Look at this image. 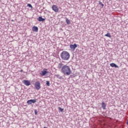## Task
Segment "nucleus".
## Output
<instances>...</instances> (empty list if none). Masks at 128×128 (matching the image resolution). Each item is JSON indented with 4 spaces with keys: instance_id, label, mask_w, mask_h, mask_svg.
Returning <instances> with one entry per match:
<instances>
[{
    "instance_id": "f257e3e1",
    "label": "nucleus",
    "mask_w": 128,
    "mask_h": 128,
    "mask_svg": "<svg viewBox=\"0 0 128 128\" xmlns=\"http://www.w3.org/2000/svg\"><path fill=\"white\" fill-rule=\"evenodd\" d=\"M58 68L61 70V72L64 76H70L72 74L70 67L68 65H64L62 63H60L58 66Z\"/></svg>"
},
{
    "instance_id": "f03ea898",
    "label": "nucleus",
    "mask_w": 128,
    "mask_h": 128,
    "mask_svg": "<svg viewBox=\"0 0 128 128\" xmlns=\"http://www.w3.org/2000/svg\"><path fill=\"white\" fill-rule=\"evenodd\" d=\"M60 56L62 60H68L70 58V55L68 52L66 51H62L60 54Z\"/></svg>"
},
{
    "instance_id": "7ed1b4c3",
    "label": "nucleus",
    "mask_w": 128,
    "mask_h": 128,
    "mask_svg": "<svg viewBox=\"0 0 128 128\" xmlns=\"http://www.w3.org/2000/svg\"><path fill=\"white\" fill-rule=\"evenodd\" d=\"M34 86L36 90H38L40 88V83L39 82H36L34 84Z\"/></svg>"
},
{
    "instance_id": "20e7f679",
    "label": "nucleus",
    "mask_w": 128,
    "mask_h": 128,
    "mask_svg": "<svg viewBox=\"0 0 128 128\" xmlns=\"http://www.w3.org/2000/svg\"><path fill=\"white\" fill-rule=\"evenodd\" d=\"M35 102H36V99H34V100H28L27 101V104H35Z\"/></svg>"
},
{
    "instance_id": "39448f33",
    "label": "nucleus",
    "mask_w": 128,
    "mask_h": 128,
    "mask_svg": "<svg viewBox=\"0 0 128 128\" xmlns=\"http://www.w3.org/2000/svg\"><path fill=\"white\" fill-rule=\"evenodd\" d=\"M22 83L27 86H30V82L28 80H24L22 81Z\"/></svg>"
},
{
    "instance_id": "423d86ee",
    "label": "nucleus",
    "mask_w": 128,
    "mask_h": 128,
    "mask_svg": "<svg viewBox=\"0 0 128 128\" xmlns=\"http://www.w3.org/2000/svg\"><path fill=\"white\" fill-rule=\"evenodd\" d=\"M52 9L55 12H58V6L56 5H53L52 6Z\"/></svg>"
},
{
    "instance_id": "0eeeda50",
    "label": "nucleus",
    "mask_w": 128,
    "mask_h": 128,
    "mask_svg": "<svg viewBox=\"0 0 128 128\" xmlns=\"http://www.w3.org/2000/svg\"><path fill=\"white\" fill-rule=\"evenodd\" d=\"M76 48H78V45L76 44L70 45V48H71V50H76Z\"/></svg>"
},
{
    "instance_id": "6e6552de",
    "label": "nucleus",
    "mask_w": 128,
    "mask_h": 128,
    "mask_svg": "<svg viewBox=\"0 0 128 128\" xmlns=\"http://www.w3.org/2000/svg\"><path fill=\"white\" fill-rule=\"evenodd\" d=\"M48 71H46V69H44L43 71H42L41 76H46L48 74Z\"/></svg>"
},
{
    "instance_id": "1a4fd4ad",
    "label": "nucleus",
    "mask_w": 128,
    "mask_h": 128,
    "mask_svg": "<svg viewBox=\"0 0 128 128\" xmlns=\"http://www.w3.org/2000/svg\"><path fill=\"white\" fill-rule=\"evenodd\" d=\"M110 66H111L112 68H118V66L114 63L110 64Z\"/></svg>"
},
{
    "instance_id": "9d476101",
    "label": "nucleus",
    "mask_w": 128,
    "mask_h": 128,
    "mask_svg": "<svg viewBox=\"0 0 128 128\" xmlns=\"http://www.w3.org/2000/svg\"><path fill=\"white\" fill-rule=\"evenodd\" d=\"M32 30L33 32H38V28L37 26H34L32 28Z\"/></svg>"
},
{
    "instance_id": "9b49d317",
    "label": "nucleus",
    "mask_w": 128,
    "mask_h": 128,
    "mask_svg": "<svg viewBox=\"0 0 128 128\" xmlns=\"http://www.w3.org/2000/svg\"><path fill=\"white\" fill-rule=\"evenodd\" d=\"M37 20L38 22H44L46 20V18H42V16H39Z\"/></svg>"
},
{
    "instance_id": "f8f14e48",
    "label": "nucleus",
    "mask_w": 128,
    "mask_h": 128,
    "mask_svg": "<svg viewBox=\"0 0 128 128\" xmlns=\"http://www.w3.org/2000/svg\"><path fill=\"white\" fill-rule=\"evenodd\" d=\"M106 103H104V102H102V108L103 110H106Z\"/></svg>"
},
{
    "instance_id": "ddd939ff",
    "label": "nucleus",
    "mask_w": 128,
    "mask_h": 128,
    "mask_svg": "<svg viewBox=\"0 0 128 128\" xmlns=\"http://www.w3.org/2000/svg\"><path fill=\"white\" fill-rule=\"evenodd\" d=\"M105 36H107L108 38H112V35H110V33L108 32L105 34Z\"/></svg>"
},
{
    "instance_id": "4468645a",
    "label": "nucleus",
    "mask_w": 128,
    "mask_h": 128,
    "mask_svg": "<svg viewBox=\"0 0 128 128\" xmlns=\"http://www.w3.org/2000/svg\"><path fill=\"white\" fill-rule=\"evenodd\" d=\"M66 21L67 24H70V20L68 18H66Z\"/></svg>"
},
{
    "instance_id": "2eb2a0df",
    "label": "nucleus",
    "mask_w": 128,
    "mask_h": 128,
    "mask_svg": "<svg viewBox=\"0 0 128 128\" xmlns=\"http://www.w3.org/2000/svg\"><path fill=\"white\" fill-rule=\"evenodd\" d=\"M99 4L102 6V8H104V5L102 2L99 1Z\"/></svg>"
},
{
    "instance_id": "dca6fc26",
    "label": "nucleus",
    "mask_w": 128,
    "mask_h": 128,
    "mask_svg": "<svg viewBox=\"0 0 128 128\" xmlns=\"http://www.w3.org/2000/svg\"><path fill=\"white\" fill-rule=\"evenodd\" d=\"M58 110L61 112H64V108H62L60 107H59L58 108Z\"/></svg>"
},
{
    "instance_id": "f3484780",
    "label": "nucleus",
    "mask_w": 128,
    "mask_h": 128,
    "mask_svg": "<svg viewBox=\"0 0 128 128\" xmlns=\"http://www.w3.org/2000/svg\"><path fill=\"white\" fill-rule=\"evenodd\" d=\"M46 84L47 86H50V81H46Z\"/></svg>"
},
{
    "instance_id": "a211bd4d",
    "label": "nucleus",
    "mask_w": 128,
    "mask_h": 128,
    "mask_svg": "<svg viewBox=\"0 0 128 128\" xmlns=\"http://www.w3.org/2000/svg\"><path fill=\"white\" fill-rule=\"evenodd\" d=\"M27 6L29 8H32V6L30 4H28Z\"/></svg>"
},
{
    "instance_id": "6ab92c4d",
    "label": "nucleus",
    "mask_w": 128,
    "mask_h": 128,
    "mask_svg": "<svg viewBox=\"0 0 128 128\" xmlns=\"http://www.w3.org/2000/svg\"><path fill=\"white\" fill-rule=\"evenodd\" d=\"M34 112L36 116V114H38V110H34Z\"/></svg>"
},
{
    "instance_id": "aec40b11",
    "label": "nucleus",
    "mask_w": 128,
    "mask_h": 128,
    "mask_svg": "<svg viewBox=\"0 0 128 128\" xmlns=\"http://www.w3.org/2000/svg\"><path fill=\"white\" fill-rule=\"evenodd\" d=\"M56 78H60V75L59 74H56L55 75Z\"/></svg>"
},
{
    "instance_id": "412c9836",
    "label": "nucleus",
    "mask_w": 128,
    "mask_h": 128,
    "mask_svg": "<svg viewBox=\"0 0 128 128\" xmlns=\"http://www.w3.org/2000/svg\"><path fill=\"white\" fill-rule=\"evenodd\" d=\"M126 124H128V120H127Z\"/></svg>"
},
{
    "instance_id": "4be33fe9",
    "label": "nucleus",
    "mask_w": 128,
    "mask_h": 128,
    "mask_svg": "<svg viewBox=\"0 0 128 128\" xmlns=\"http://www.w3.org/2000/svg\"><path fill=\"white\" fill-rule=\"evenodd\" d=\"M44 128H46V126H44Z\"/></svg>"
},
{
    "instance_id": "5701e85b",
    "label": "nucleus",
    "mask_w": 128,
    "mask_h": 128,
    "mask_svg": "<svg viewBox=\"0 0 128 128\" xmlns=\"http://www.w3.org/2000/svg\"><path fill=\"white\" fill-rule=\"evenodd\" d=\"M20 72H22V70H21Z\"/></svg>"
}]
</instances>
